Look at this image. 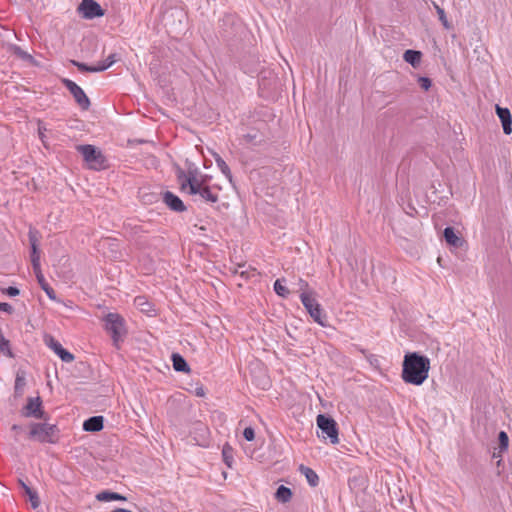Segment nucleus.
<instances>
[{"mask_svg": "<svg viewBox=\"0 0 512 512\" xmlns=\"http://www.w3.org/2000/svg\"><path fill=\"white\" fill-rule=\"evenodd\" d=\"M430 359L418 352L405 354L402 363L401 377L405 383L419 386L428 378Z\"/></svg>", "mask_w": 512, "mask_h": 512, "instance_id": "nucleus-1", "label": "nucleus"}, {"mask_svg": "<svg viewBox=\"0 0 512 512\" xmlns=\"http://www.w3.org/2000/svg\"><path fill=\"white\" fill-rule=\"evenodd\" d=\"M196 170H189L187 173L178 168L177 179L180 183L182 191H187L190 195H199L205 201L215 203L218 201V194L212 192L208 185H205L203 180L196 177Z\"/></svg>", "mask_w": 512, "mask_h": 512, "instance_id": "nucleus-2", "label": "nucleus"}, {"mask_svg": "<svg viewBox=\"0 0 512 512\" xmlns=\"http://www.w3.org/2000/svg\"><path fill=\"white\" fill-rule=\"evenodd\" d=\"M28 439L39 443L56 444L59 441L60 430L55 424L47 421L31 422L28 425Z\"/></svg>", "mask_w": 512, "mask_h": 512, "instance_id": "nucleus-3", "label": "nucleus"}, {"mask_svg": "<svg viewBox=\"0 0 512 512\" xmlns=\"http://www.w3.org/2000/svg\"><path fill=\"white\" fill-rule=\"evenodd\" d=\"M76 150L82 154L88 167L93 170H101L107 167L106 158L94 145L85 144L76 146Z\"/></svg>", "mask_w": 512, "mask_h": 512, "instance_id": "nucleus-4", "label": "nucleus"}, {"mask_svg": "<svg viewBox=\"0 0 512 512\" xmlns=\"http://www.w3.org/2000/svg\"><path fill=\"white\" fill-rule=\"evenodd\" d=\"M300 299L313 320L322 327H327L326 314L323 313V309L313 296V292H302Z\"/></svg>", "mask_w": 512, "mask_h": 512, "instance_id": "nucleus-5", "label": "nucleus"}, {"mask_svg": "<svg viewBox=\"0 0 512 512\" xmlns=\"http://www.w3.org/2000/svg\"><path fill=\"white\" fill-rule=\"evenodd\" d=\"M21 415L25 418H35L43 421L50 419L49 414L43 409V402L40 396L28 397L26 405L21 409Z\"/></svg>", "mask_w": 512, "mask_h": 512, "instance_id": "nucleus-6", "label": "nucleus"}, {"mask_svg": "<svg viewBox=\"0 0 512 512\" xmlns=\"http://www.w3.org/2000/svg\"><path fill=\"white\" fill-rule=\"evenodd\" d=\"M104 320L106 330L111 334L114 345L118 347V342L126 333L123 317L117 313H108Z\"/></svg>", "mask_w": 512, "mask_h": 512, "instance_id": "nucleus-7", "label": "nucleus"}, {"mask_svg": "<svg viewBox=\"0 0 512 512\" xmlns=\"http://www.w3.org/2000/svg\"><path fill=\"white\" fill-rule=\"evenodd\" d=\"M316 423L323 436L326 435L332 444L339 443L338 426L336 421L331 416L319 414L317 416Z\"/></svg>", "mask_w": 512, "mask_h": 512, "instance_id": "nucleus-8", "label": "nucleus"}, {"mask_svg": "<svg viewBox=\"0 0 512 512\" xmlns=\"http://www.w3.org/2000/svg\"><path fill=\"white\" fill-rule=\"evenodd\" d=\"M78 12L86 19L102 17L105 11L95 0H82L78 6Z\"/></svg>", "mask_w": 512, "mask_h": 512, "instance_id": "nucleus-9", "label": "nucleus"}, {"mask_svg": "<svg viewBox=\"0 0 512 512\" xmlns=\"http://www.w3.org/2000/svg\"><path fill=\"white\" fill-rule=\"evenodd\" d=\"M45 343L46 345L52 349L63 362H72L74 360V355L71 354L69 351L64 349L62 345L54 339V337L48 335L45 337Z\"/></svg>", "mask_w": 512, "mask_h": 512, "instance_id": "nucleus-10", "label": "nucleus"}, {"mask_svg": "<svg viewBox=\"0 0 512 512\" xmlns=\"http://www.w3.org/2000/svg\"><path fill=\"white\" fill-rule=\"evenodd\" d=\"M31 263H32L34 274L36 276V279H37L40 287L45 291V293L51 300H56V293H55L54 289L47 283V281L45 280L44 275L41 271L40 261H37V259H36V260H34V262H31Z\"/></svg>", "mask_w": 512, "mask_h": 512, "instance_id": "nucleus-11", "label": "nucleus"}, {"mask_svg": "<svg viewBox=\"0 0 512 512\" xmlns=\"http://www.w3.org/2000/svg\"><path fill=\"white\" fill-rule=\"evenodd\" d=\"M163 202L170 210L174 212L180 213L187 210V207L185 206L183 201L177 195L170 191H166L163 193Z\"/></svg>", "mask_w": 512, "mask_h": 512, "instance_id": "nucleus-12", "label": "nucleus"}, {"mask_svg": "<svg viewBox=\"0 0 512 512\" xmlns=\"http://www.w3.org/2000/svg\"><path fill=\"white\" fill-rule=\"evenodd\" d=\"M496 113L501 120L503 131L506 135L512 132V116L508 108L500 107L496 105Z\"/></svg>", "mask_w": 512, "mask_h": 512, "instance_id": "nucleus-13", "label": "nucleus"}, {"mask_svg": "<svg viewBox=\"0 0 512 512\" xmlns=\"http://www.w3.org/2000/svg\"><path fill=\"white\" fill-rule=\"evenodd\" d=\"M28 236H29V242H30V246H31V255H30L31 262H34V260H36V259H37V261H40V253H39V249H38L39 232L34 228H30Z\"/></svg>", "mask_w": 512, "mask_h": 512, "instance_id": "nucleus-14", "label": "nucleus"}, {"mask_svg": "<svg viewBox=\"0 0 512 512\" xmlns=\"http://www.w3.org/2000/svg\"><path fill=\"white\" fill-rule=\"evenodd\" d=\"M443 238L446 243L452 247L459 248L464 244V240L459 237L453 227H446L443 232Z\"/></svg>", "mask_w": 512, "mask_h": 512, "instance_id": "nucleus-15", "label": "nucleus"}, {"mask_svg": "<svg viewBox=\"0 0 512 512\" xmlns=\"http://www.w3.org/2000/svg\"><path fill=\"white\" fill-rule=\"evenodd\" d=\"M104 427L103 416H92L84 421L83 429L87 432H98Z\"/></svg>", "mask_w": 512, "mask_h": 512, "instance_id": "nucleus-16", "label": "nucleus"}, {"mask_svg": "<svg viewBox=\"0 0 512 512\" xmlns=\"http://www.w3.org/2000/svg\"><path fill=\"white\" fill-rule=\"evenodd\" d=\"M18 483L20 487L24 490L25 494L28 496L29 501L31 503V507L33 509H37L40 506V498L35 490L30 488L23 480L19 479Z\"/></svg>", "mask_w": 512, "mask_h": 512, "instance_id": "nucleus-17", "label": "nucleus"}, {"mask_svg": "<svg viewBox=\"0 0 512 512\" xmlns=\"http://www.w3.org/2000/svg\"><path fill=\"white\" fill-rule=\"evenodd\" d=\"M70 93L73 95L76 103L80 106L82 110L89 109L91 104L90 100L80 86H78L75 90H73Z\"/></svg>", "mask_w": 512, "mask_h": 512, "instance_id": "nucleus-18", "label": "nucleus"}, {"mask_svg": "<svg viewBox=\"0 0 512 512\" xmlns=\"http://www.w3.org/2000/svg\"><path fill=\"white\" fill-rule=\"evenodd\" d=\"M96 499L101 502L108 501H126L127 498L124 495H121L117 492H112L109 490L102 491L96 495Z\"/></svg>", "mask_w": 512, "mask_h": 512, "instance_id": "nucleus-19", "label": "nucleus"}, {"mask_svg": "<svg viewBox=\"0 0 512 512\" xmlns=\"http://www.w3.org/2000/svg\"><path fill=\"white\" fill-rule=\"evenodd\" d=\"M173 368L178 372H190V367L187 363V361L179 354V353H173L171 356Z\"/></svg>", "mask_w": 512, "mask_h": 512, "instance_id": "nucleus-20", "label": "nucleus"}, {"mask_svg": "<svg viewBox=\"0 0 512 512\" xmlns=\"http://www.w3.org/2000/svg\"><path fill=\"white\" fill-rule=\"evenodd\" d=\"M299 470L306 477L307 482L309 483L310 486L316 487L318 485L319 477L313 469L301 464L299 466Z\"/></svg>", "mask_w": 512, "mask_h": 512, "instance_id": "nucleus-21", "label": "nucleus"}, {"mask_svg": "<svg viewBox=\"0 0 512 512\" xmlns=\"http://www.w3.org/2000/svg\"><path fill=\"white\" fill-rule=\"evenodd\" d=\"M422 53L417 50L408 49L403 54V59L413 67H418L421 62Z\"/></svg>", "mask_w": 512, "mask_h": 512, "instance_id": "nucleus-22", "label": "nucleus"}, {"mask_svg": "<svg viewBox=\"0 0 512 512\" xmlns=\"http://www.w3.org/2000/svg\"><path fill=\"white\" fill-rule=\"evenodd\" d=\"M292 495L293 494H292L291 489L284 485H280L277 488L276 493H275L276 499L281 503L289 502L292 498Z\"/></svg>", "mask_w": 512, "mask_h": 512, "instance_id": "nucleus-23", "label": "nucleus"}, {"mask_svg": "<svg viewBox=\"0 0 512 512\" xmlns=\"http://www.w3.org/2000/svg\"><path fill=\"white\" fill-rule=\"evenodd\" d=\"M498 444H499V452L496 453L495 451L493 452V457L496 458V457H500L501 453L506 451L508 449V445H509V438H508V435L505 431H500L499 434H498Z\"/></svg>", "mask_w": 512, "mask_h": 512, "instance_id": "nucleus-24", "label": "nucleus"}, {"mask_svg": "<svg viewBox=\"0 0 512 512\" xmlns=\"http://www.w3.org/2000/svg\"><path fill=\"white\" fill-rule=\"evenodd\" d=\"M26 385L25 372L18 371L15 379V396H21Z\"/></svg>", "mask_w": 512, "mask_h": 512, "instance_id": "nucleus-25", "label": "nucleus"}, {"mask_svg": "<svg viewBox=\"0 0 512 512\" xmlns=\"http://www.w3.org/2000/svg\"><path fill=\"white\" fill-rule=\"evenodd\" d=\"M0 351L7 357L14 358V353L12 352L11 347H10V341L4 337L1 329H0Z\"/></svg>", "mask_w": 512, "mask_h": 512, "instance_id": "nucleus-26", "label": "nucleus"}, {"mask_svg": "<svg viewBox=\"0 0 512 512\" xmlns=\"http://www.w3.org/2000/svg\"><path fill=\"white\" fill-rule=\"evenodd\" d=\"M215 161H216V164L218 166V168L221 170V172L226 176V178L232 182V173H231V170L229 168V166L226 164V162L219 156V155H215Z\"/></svg>", "mask_w": 512, "mask_h": 512, "instance_id": "nucleus-27", "label": "nucleus"}, {"mask_svg": "<svg viewBox=\"0 0 512 512\" xmlns=\"http://www.w3.org/2000/svg\"><path fill=\"white\" fill-rule=\"evenodd\" d=\"M134 303L142 312L148 313L152 310V304L146 299L145 296H137L134 299Z\"/></svg>", "mask_w": 512, "mask_h": 512, "instance_id": "nucleus-28", "label": "nucleus"}, {"mask_svg": "<svg viewBox=\"0 0 512 512\" xmlns=\"http://www.w3.org/2000/svg\"><path fill=\"white\" fill-rule=\"evenodd\" d=\"M233 448L228 444L226 443L224 446H223V449H222V456H223V461L225 462V464L231 468L232 467V463H233Z\"/></svg>", "mask_w": 512, "mask_h": 512, "instance_id": "nucleus-29", "label": "nucleus"}, {"mask_svg": "<svg viewBox=\"0 0 512 512\" xmlns=\"http://www.w3.org/2000/svg\"><path fill=\"white\" fill-rule=\"evenodd\" d=\"M433 6L437 12V15L439 17V20L441 21L442 25L444 26L445 29H451L452 26L451 24L449 23V21L447 20V17H446V14H445V11L443 8H441L438 4H436L435 2H433Z\"/></svg>", "mask_w": 512, "mask_h": 512, "instance_id": "nucleus-30", "label": "nucleus"}, {"mask_svg": "<svg viewBox=\"0 0 512 512\" xmlns=\"http://www.w3.org/2000/svg\"><path fill=\"white\" fill-rule=\"evenodd\" d=\"M71 63L76 66L81 72H99L98 66H89L85 63L71 60Z\"/></svg>", "mask_w": 512, "mask_h": 512, "instance_id": "nucleus-31", "label": "nucleus"}, {"mask_svg": "<svg viewBox=\"0 0 512 512\" xmlns=\"http://www.w3.org/2000/svg\"><path fill=\"white\" fill-rule=\"evenodd\" d=\"M274 290L277 295L281 297H287L289 294V290L281 284V280L277 279L274 283Z\"/></svg>", "mask_w": 512, "mask_h": 512, "instance_id": "nucleus-32", "label": "nucleus"}, {"mask_svg": "<svg viewBox=\"0 0 512 512\" xmlns=\"http://www.w3.org/2000/svg\"><path fill=\"white\" fill-rule=\"evenodd\" d=\"M11 436L15 442H19L20 434L24 431V427L22 425L13 424L10 428Z\"/></svg>", "mask_w": 512, "mask_h": 512, "instance_id": "nucleus-33", "label": "nucleus"}, {"mask_svg": "<svg viewBox=\"0 0 512 512\" xmlns=\"http://www.w3.org/2000/svg\"><path fill=\"white\" fill-rule=\"evenodd\" d=\"M115 61H116L115 54L109 55L105 61H103L102 63H100L98 65L99 72L108 69L110 66H112L115 63Z\"/></svg>", "mask_w": 512, "mask_h": 512, "instance_id": "nucleus-34", "label": "nucleus"}, {"mask_svg": "<svg viewBox=\"0 0 512 512\" xmlns=\"http://www.w3.org/2000/svg\"><path fill=\"white\" fill-rule=\"evenodd\" d=\"M418 83L419 86L425 91H428L432 85V81L428 77H419Z\"/></svg>", "mask_w": 512, "mask_h": 512, "instance_id": "nucleus-35", "label": "nucleus"}, {"mask_svg": "<svg viewBox=\"0 0 512 512\" xmlns=\"http://www.w3.org/2000/svg\"><path fill=\"white\" fill-rule=\"evenodd\" d=\"M243 437L247 441H253L255 439V431L252 427H246L243 431Z\"/></svg>", "mask_w": 512, "mask_h": 512, "instance_id": "nucleus-36", "label": "nucleus"}, {"mask_svg": "<svg viewBox=\"0 0 512 512\" xmlns=\"http://www.w3.org/2000/svg\"><path fill=\"white\" fill-rule=\"evenodd\" d=\"M2 291H3V293H5L11 297L17 296L20 293V290L17 287H13V286H10Z\"/></svg>", "mask_w": 512, "mask_h": 512, "instance_id": "nucleus-37", "label": "nucleus"}, {"mask_svg": "<svg viewBox=\"0 0 512 512\" xmlns=\"http://www.w3.org/2000/svg\"><path fill=\"white\" fill-rule=\"evenodd\" d=\"M62 83L69 90V92H72L73 90H75L78 87V85L75 82H73L72 80H69V79H63Z\"/></svg>", "mask_w": 512, "mask_h": 512, "instance_id": "nucleus-38", "label": "nucleus"}, {"mask_svg": "<svg viewBox=\"0 0 512 512\" xmlns=\"http://www.w3.org/2000/svg\"><path fill=\"white\" fill-rule=\"evenodd\" d=\"M0 311L11 314L13 312V307L6 302H0Z\"/></svg>", "mask_w": 512, "mask_h": 512, "instance_id": "nucleus-39", "label": "nucleus"}, {"mask_svg": "<svg viewBox=\"0 0 512 512\" xmlns=\"http://www.w3.org/2000/svg\"><path fill=\"white\" fill-rule=\"evenodd\" d=\"M16 53L24 60H29V61H32L33 60V57L28 54L27 52L21 50L20 48H17L16 49Z\"/></svg>", "mask_w": 512, "mask_h": 512, "instance_id": "nucleus-40", "label": "nucleus"}, {"mask_svg": "<svg viewBox=\"0 0 512 512\" xmlns=\"http://www.w3.org/2000/svg\"><path fill=\"white\" fill-rule=\"evenodd\" d=\"M195 394H196V396H198V397H203V396H205V390H204V388H203V387H198V388H196V390H195Z\"/></svg>", "mask_w": 512, "mask_h": 512, "instance_id": "nucleus-41", "label": "nucleus"}, {"mask_svg": "<svg viewBox=\"0 0 512 512\" xmlns=\"http://www.w3.org/2000/svg\"><path fill=\"white\" fill-rule=\"evenodd\" d=\"M255 138V136L251 135V134H246L244 135V139L247 141V142H251L253 141Z\"/></svg>", "mask_w": 512, "mask_h": 512, "instance_id": "nucleus-42", "label": "nucleus"}, {"mask_svg": "<svg viewBox=\"0 0 512 512\" xmlns=\"http://www.w3.org/2000/svg\"><path fill=\"white\" fill-rule=\"evenodd\" d=\"M300 288L301 289H306L308 288V283L302 279H300Z\"/></svg>", "mask_w": 512, "mask_h": 512, "instance_id": "nucleus-43", "label": "nucleus"}, {"mask_svg": "<svg viewBox=\"0 0 512 512\" xmlns=\"http://www.w3.org/2000/svg\"><path fill=\"white\" fill-rule=\"evenodd\" d=\"M111 512H132V511L124 509V508H116V509L112 510Z\"/></svg>", "mask_w": 512, "mask_h": 512, "instance_id": "nucleus-44", "label": "nucleus"}, {"mask_svg": "<svg viewBox=\"0 0 512 512\" xmlns=\"http://www.w3.org/2000/svg\"><path fill=\"white\" fill-rule=\"evenodd\" d=\"M195 228H198L200 231H205L206 228L204 226H199L198 225H195Z\"/></svg>", "mask_w": 512, "mask_h": 512, "instance_id": "nucleus-45", "label": "nucleus"}, {"mask_svg": "<svg viewBox=\"0 0 512 512\" xmlns=\"http://www.w3.org/2000/svg\"><path fill=\"white\" fill-rule=\"evenodd\" d=\"M39 134H40V136H42L44 134V131H42L40 127H39Z\"/></svg>", "mask_w": 512, "mask_h": 512, "instance_id": "nucleus-46", "label": "nucleus"}, {"mask_svg": "<svg viewBox=\"0 0 512 512\" xmlns=\"http://www.w3.org/2000/svg\"><path fill=\"white\" fill-rule=\"evenodd\" d=\"M39 134H40V136H42L44 134V131H42L40 127H39Z\"/></svg>", "mask_w": 512, "mask_h": 512, "instance_id": "nucleus-47", "label": "nucleus"}, {"mask_svg": "<svg viewBox=\"0 0 512 512\" xmlns=\"http://www.w3.org/2000/svg\"><path fill=\"white\" fill-rule=\"evenodd\" d=\"M501 462H502V460H501V459H500V460H498V461H497V465L499 466V465L501 464Z\"/></svg>", "mask_w": 512, "mask_h": 512, "instance_id": "nucleus-48", "label": "nucleus"}]
</instances>
